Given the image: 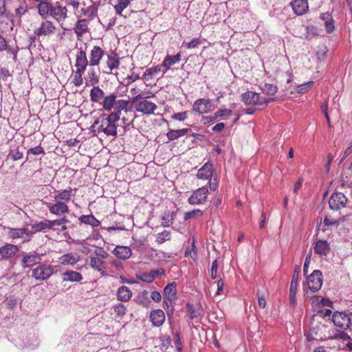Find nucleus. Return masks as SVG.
<instances>
[{
    "instance_id": "nucleus-18",
    "label": "nucleus",
    "mask_w": 352,
    "mask_h": 352,
    "mask_svg": "<svg viewBox=\"0 0 352 352\" xmlns=\"http://www.w3.org/2000/svg\"><path fill=\"white\" fill-rule=\"evenodd\" d=\"M41 256L36 252L25 254L21 260V265L23 268H30L37 263H40Z\"/></svg>"
},
{
    "instance_id": "nucleus-55",
    "label": "nucleus",
    "mask_w": 352,
    "mask_h": 352,
    "mask_svg": "<svg viewBox=\"0 0 352 352\" xmlns=\"http://www.w3.org/2000/svg\"><path fill=\"white\" fill-rule=\"evenodd\" d=\"M126 307L122 304L118 303L114 307V311L117 316H123L126 314Z\"/></svg>"
},
{
    "instance_id": "nucleus-60",
    "label": "nucleus",
    "mask_w": 352,
    "mask_h": 352,
    "mask_svg": "<svg viewBox=\"0 0 352 352\" xmlns=\"http://www.w3.org/2000/svg\"><path fill=\"white\" fill-rule=\"evenodd\" d=\"M28 11V6L24 2L21 3L15 10L16 15L21 16Z\"/></svg>"
},
{
    "instance_id": "nucleus-19",
    "label": "nucleus",
    "mask_w": 352,
    "mask_h": 352,
    "mask_svg": "<svg viewBox=\"0 0 352 352\" xmlns=\"http://www.w3.org/2000/svg\"><path fill=\"white\" fill-rule=\"evenodd\" d=\"M290 5L294 14L298 16L305 14L309 10L307 0H293Z\"/></svg>"
},
{
    "instance_id": "nucleus-53",
    "label": "nucleus",
    "mask_w": 352,
    "mask_h": 352,
    "mask_svg": "<svg viewBox=\"0 0 352 352\" xmlns=\"http://www.w3.org/2000/svg\"><path fill=\"white\" fill-rule=\"evenodd\" d=\"M94 254L95 256L100 257L102 260L109 258L110 257L109 254L103 248H98L95 250Z\"/></svg>"
},
{
    "instance_id": "nucleus-63",
    "label": "nucleus",
    "mask_w": 352,
    "mask_h": 352,
    "mask_svg": "<svg viewBox=\"0 0 352 352\" xmlns=\"http://www.w3.org/2000/svg\"><path fill=\"white\" fill-rule=\"evenodd\" d=\"M324 25L326 30L328 33H331L335 29L334 20L333 19V18H331V19L329 20V21H326L324 23Z\"/></svg>"
},
{
    "instance_id": "nucleus-13",
    "label": "nucleus",
    "mask_w": 352,
    "mask_h": 352,
    "mask_svg": "<svg viewBox=\"0 0 352 352\" xmlns=\"http://www.w3.org/2000/svg\"><path fill=\"white\" fill-rule=\"evenodd\" d=\"M74 13L78 19L87 16L89 20H93L97 16V10L94 6L85 7V4H80V7L76 8Z\"/></svg>"
},
{
    "instance_id": "nucleus-56",
    "label": "nucleus",
    "mask_w": 352,
    "mask_h": 352,
    "mask_svg": "<svg viewBox=\"0 0 352 352\" xmlns=\"http://www.w3.org/2000/svg\"><path fill=\"white\" fill-rule=\"evenodd\" d=\"M300 272V266L296 265L294 268V274L292 276V281H291L292 284L294 283V284L298 285Z\"/></svg>"
},
{
    "instance_id": "nucleus-7",
    "label": "nucleus",
    "mask_w": 352,
    "mask_h": 352,
    "mask_svg": "<svg viewBox=\"0 0 352 352\" xmlns=\"http://www.w3.org/2000/svg\"><path fill=\"white\" fill-rule=\"evenodd\" d=\"M208 190L206 187H201L193 191L188 197V202L190 205H200L207 201Z\"/></svg>"
},
{
    "instance_id": "nucleus-41",
    "label": "nucleus",
    "mask_w": 352,
    "mask_h": 352,
    "mask_svg": "<svg viewBox=\"0 0 352 352\" xmlns=\"http://www.w3.org/2000/svg\"><path fill=\"white\" fill-rule=\"evenodd\" d=\"M129 104V101L126 100H116V104L114 107L115 111L113 113H118L120 116V113L122 111H126L127 107Z\"/></svg>"
},
{
    "instance_id": "nucleus-17",
    "label": "nucleus",
    "mask_w": 352,
    "mask_h": 352,
    "mask_svg": "<svg viewBox=\"0 0 352 352\" xmlns=\"http://www.w3.org/2000/svg\"><path fill=\"white\" fill-rule=\"evenodd\" d=\"M88 65H89V60H87L86 52L82 50L78 51L74 65L76 69L85 72Z\"/></svg>"
},
{
    "instance_id": "nucleus-50",
    "label": "nucleus",
    "mask_w": 352,
    "mask_h": 352,
    "mask_svg": "<svg viewBox=\"0 0 352 352\" xmlns=\"http://www.w3.org/2000/svg\"><path fill=\"white\" fill-rule=\"evenodd\" d=\"M22 157L23 153L19 151L18 147L11 150L8 155V158L11 159L12 161L21 160Z\"/></svg>"
},
{
    "instance_id": "nucleus-4",
    "label": "nucleus",
    "mask_w": 352,
    "mask_h": 352,
    "mask_svg": "<svg viewBox=\"0 0 352 352\" xmlns=\"http://www.w3.org/2000/svg\"><path fill=\"white\" fill-rule=\"evenodd\" d=\"M148 97L145 96L144 98L135 102V109L137 112L147 116L155 114V111L157 109V106L155 103L148 100L147 98Z\"/></svg>"
},
{
    "instance_id": "nucleus-8",
    "label": "nucleus",
    "mask_w": 352,
    "mask_h": 352,
    "mask_svg": "<svg viewBox=\"0 0 352 352\" xmlns=\"http://www.w3.org/2000/svg\"><path fill=\"white\" fill-rule=\"evenodd\" d=\"M307 282L309 289L312 292H318L322 285V272L320 270H314L311 274L307 276Z\"/></svg>"
},
{
    "instance_id": "nucleus-30",
    "label": "nucleus",
    "mask_w": 352,
    "mask_h": 352,
    "mask_svg": "<svg viewBox=\"0 0 352 352\" xmlns=\"http://www.w3.org/2000/svg\"><path fill=\"white\" fill-rule=\"evenodd\" d=\"M315 252L320 256H326L330 251L329 244L324 240H320L316 243Z\"/></svg>"
},
{
    "instance_id": "nucleus-45",
    "label": "nucleus",
    "mask_w": 352,
    "mask_h": 352,
    "mask_svg": "<svg viewBox=\"0 0 352 352\" xmlns=\"http://www.w3.org/2000/svg\"><path fill=\"white\" fill-rule=\"evenodd\" d=\"M171 239V233L169 231L164 230L161 233L157 234L156 242L158 244H162L165 241H169Z\"/></svg>"
},
{
    "instance_id": "nucleus-59",
    "label": "nucleus",
    "mask_w": 352,
    "mask_h": 352,
    "mask_svg": "<svg viewBox=\"0 0 352 352\" xmlns=\"http://www.w3.org/2000/svg\"><path fill=\"white\" fill-rule=\"evenodd\" d=\"M171 118L175 120L184 121L188 118L187 111L175 113Z\"/></svg>"
},
{
    "instance_id": "nucleus-14",
    "label": "nucleus",
    "mask_w": 352,
    "mask_h": 352,
    "mask_svg": "<svg viewBox=\"0 0 352 352\" xmlns=\"http://www.w3.org/2000/svg\"><path fill=\"white\" fill-rule=\"evenodd\" d=\"M54 204H48L50 212L56 216L64 215L69 212V207L65 201H54Z\"/></svg>"
},
{
    "instance_id": "nucleus-37",
    "label": "nucleus",
    "mask_w": 352,
    "mask_h": 352,
    "mask_svg": "<svg viewBox=\"0 0 352 352\" xmlns=\"http://www.w3.org/2000/svg\"><path fill=\"white\" fill-rule=\"evenodd\" d=\"M116 98L117 96L115 94H111L109 96L104 97L102 102L103 109L106 111H111L113 108H114L116 102Z\"/></svg>"
},
{
    "instance_id": "nucleus-34",
    "label": "nucleus",
    "mask_w": 352,
    "mask_h": 352,
    "mask_svg": "<svg viewBox=\"0 0 352 352\" xmlns=\"http://www.w3.org/2000/svg\"><path fill=\"white\" fill-rule=\"evenodd\" d=\"M190 129L188 128H184L182 129H172L166 133V137L168 140L173 141L187 134Z\"/></svg>"
},
{
    "instance_id": "nucleus-51",
    "label": "nucleus",
    "mask_w": 352,
    "mask_h": 352,
    "mask_svg": "<svg viewBox=\"0 0 352 352\" xmlns=\"http://www.w3.org/2000/svg\"><path fill=\"white\" fill-rule=\"evenodd\" d=\"M297 285L296 284H290L289 288V303L292 305L296 304V296L297 293Z\"/></svg>"
},
{
    "instance_id": "nucleus-43",
    "label": "nucleus",
    "mask_w": 352,
    "mask_h": 352,
    "mask_svg": "<svg viewBox=\"0 0 352 352\" xmlns=\"http://www.w3.org/2000/svg\"><path fill=\"white\" fill-rule=\"evenodd\" d=\"M85 72L76 70L72 77V82L75 86L79 87L83 84V74Z\"/></svg>"
},
{
    "instance_id": "nucleus-57",
    "label": "nucleus",
    "mask_w": 352,
    "mask_h": 352,
    "mask_svg": "<svg viewBox=\"0 0 352 352\" xmlns=\"http://www.w3.org/2000/svg\"><path fill=\"white\" fill-rule=\"evenodd\" d=\"M40 155L45 154L44 148L41 146H37L34 148H30L28 150V154Z\"/></svg>"
},
{
    "instance_id": "nucleus-49",
    "label": "nucleus",
    "mask_w": 352,
    "mask_h": 352,
    "mask_svg": "<svg viewBox=\"0 0 352 352\" xmlns=\"http://www.w3.org/2000/svg\"><path fill=\"white\" fill-rule=\"evenodd\" d=\"M185 256L186 257H190L192 260L195 261L197 260V248L195 246V241H193L192 245H191V248H188L187 250H186L185 251Z\"/></svg>"
},
{
    "instance_id": "nucleus-36",
    "label": "nucleus",
    "mask_w": 352,
    "mask_h": 352,
    "mask_svg": "<svg viewBox=\"0 0 352 352\" xmlns=\"http://www.w3.org/2000/svg\"><path fill=\"white\" fill-rule=\"evenodd\" d=\"M104 98V93L98 86H94L90 91V100L94 102H100Z\"/></svg>"
},
{
    "instance_id": "nucleus-47",
    "label": "nucleus",
    "mask_w": 352,
    "mask_h": 352,
    "mask_svg": "<svg viewBox=\"0 0 352 352\" xmlns=\"http://www.w3.org/2000/svg\"><path fill=\"white\" fill-rule=\"evenodd\" d=\"M262 90L269 96H274L277 92V87L274 84L265 83L262 87Z\"/></svg>"
},
{
    "instance_id": "nucleus-29",
    "label": "nucleus",
    "mask_w": 352,
    "mask_h": 352,
    "mask_svg": "<svg viewBox=\"0 0 352 352\" xmlns=\"http://www.w3.org/2000/svg\"><path fill=\"white\" fill-rule=\"evenodd\" d=\"M133 293L131 290L126 286H121L117 292V298L122 302H127L132 297Z\"/></svg>"
},
{
    "instance_id": "nucleus-2",
    "label": "nucleus",
    "mask_w": 352,
    "mask_h": 352,
    "mask_svg": "<svg viewBox=\"0 0 352 352\" xmlns=\"http://www.w3.org/2000/svg\"><path fill=\"white\" fill-rule=\"evenodd\" d=\"M56 30V26L53 21L44 19L39 26L34 30V36L30 37V39L34 41L36 38L50 37L54 34Z\"/></svg>"
},
{
    "instance_id": "nucleus-62",
    "label": "nucleus",
    "mask_w": 352,
    "mask_h": 352,
    "mask_svg": "<svg viewBox=\"0 0 352 352\" xmlns=\"http://www.w3.org/2000/svg\"><path fill=\"white\" fill-rule=\"evenodd\" d=\"M258 304L260 308L264 309L266 306V300L263 294L259 291L257 292Z\"/></svg>"
},
{
    "instance_id": "nucleus-10",
    "label": "nucleus",
    "mask_w": 352,
    "mask_h": 352,
    "mask_svg": "<svg viewBox=\"0 0 352 352\" xmlns=\"http://www.w3.org/2000/svg\"><path fill=\"white\" fill-rule=\"evenodd\" d=\"M348 201L346 196L342 192H334L331 195L329 204V207L334 210H338L346 206Z\"/></svg>"
},
{
    "instance_id": "nucleus-35",
    "label": "nucleus",
    "mask_w": 352,
    "mask_h": 352,
    "mask_svg": "<svg viewBox=\"0 0 352 352\" xmlns=\"http://www.w3.org/2000/svg\"><path fill=\"white\" fill-rule=\"evenodd\" d=\"M99 82V76L96 72L94 67H89V69L87 71V78H86V85L87 86H94Z\"/></svg>"
},
{
    "instance_id": "nucleus-58",
    "label": "nucleus",
    "mask_w": 352,
    "mask_h": 352,
    "mask_svg": "<svg viewBox=\"0 0 352 352\" xmlns=\"http://www.w3.org/2000/svg\"><path fill=\"white\" fill-rule=\"evenodd\" d=\"M232 113V111L229 109H220L215 112L216 116L223 117V116H230Z\"/></svg>"
},
{
    "instance_id": "nucleus-21",
    "label": "nucleus",
    "mask_w": 352,
    "mask_h": 352,
    "mask_svg": "<svg viewBox=\"0 0 352 352\" xmlns=\"http://www.w3.org/2000/svg\"><path fill=\"white\" fill-rule=\"evenodd\" d=\"M166 319L164 312L160 309H154L150 313V320L154 327H160Z\"/></svg>"
},
{
    "instance_id": "nucleus-32",
    "label": "nucleus",
    "mask_w": 352,
    "mask_h": 352,
    "mask_svg": "<svg viewBox=\"0 0 352 352\" xmlns=\"http://www.w3.org/2000/svg\"><path fill=\"white\" fill-rule=\"evenodd\" d=\"M62 276L64 281L80 282L82 280V276L81 274L76 271H66L62 274Z\"/></svg>"
},
{
    "instance_id": "nucleus-33",
    "label": "nucleus",
    "mask_w": 352,
    "mask_h": 352,
    "mask_svg": "<svg viewBox=\"0 0 352 352\" xmlns=\"http://www.w3.org/2000/svg\"><path fill=\"white\" fill-rule=\"evenodd\" d=\"M186 307V316L193 320L198 318L201 315V307L199 306H195L192 304L187 303Z\"/></svg>"
},
{
    "instance_id": "nucleus-46",
    "label": "nucleus",
    "mask_w": 352,
    "mask_h": 352,
    "mask_svg": "<svg viewBox=\"0 0 352 352\" xmlns=\"http://www.w3.org/2000/svg\"><path fill=\"white\" fill-rule=\"evenodd\" d=\"M48 220H44L38 223H36L32 226V229L35 232H42L45 230H49V225L47 223Z\"/></svg>"
},
{
    "instance_id": "nucleus-27",
    "label": "nucleus",
    "mask_w": 352,
    "mask_h": 352,
    "mask_svg": "<svg viewBox=\"0 0 352 352\" xmlns=\"http://www.w3.org/2000/svg\"><path fill=\"white\" fill-rule=\"evenodd\" d=\"M112 253L118 258L126 260L131 256L132 250L127 246L117 245Z\"/></svg>"
},
{
    "instance_id": "nucleus-54",
    "label": "nucleus",
    "mask_w": 352,
    "mask_h": 352,
    "mask_svg": "<svg viewBox=\"0 0 352 352\" xmlns=\"http://www.w3.org/2000/svg\"><path fill=\"white\" fill-rule=\"evenodd\" d=\"M313 84H314L313 81H309L306 83L300 85L297 87V91L300 94L305 93L307 91H308L311 87Z\"/></svg>"
},
{
    "instance_id": "nucleus-3",
    "label": "nucleus",
    "mask_w": 352,
    "mask_h": 352,
    "mask_svg": "<svg viewBox=\"0 0 352 352\" xmlns=\"http://www.w3.org/2000/svg\"><path fill=\"white\" fill-rule=\"evenodd\" d=\"M241 98L245 105L259 107L266 106L268 102L274 100V99L271 98L267 99L261 98L259 94L252 91L243 93L241 96Z\"/></svg>"
},
{
    "instance_id": "nucleus-39",
    "label": "nucleus",
    "mask_w": 352,
    "mask_h": 352,
    "mask_svg": "<svg viewBox=\"0 0 352 352\" xmlns=\"http://www.w3.org/2000/svg\"><path fill=\"white\" fill-rule=\"evenodd\" d=\"M78 220L80 223L89 225L92 227L99 226L100 222L93 214L82 215Z\"/></svg>"
},
{
    "instance_id": "nucleus-64",
    "label": "nucleus",
    "mask_w": 352,
    "mask_h": 352,
    "mask_svg": "<svg viewBox=\"0 0 352 352\" xmlns=\"http://www.w3.org/2000/svg\"><path fill=\"white\" fill-rule=\"evenodd\" d=\"M142 280L146 283H152L155 279L153 275L151 274V272L149 273H144L142 276Z\"/></svg>"
},
{
    "instance_id": "nucleus-20",
    "label": "nucleus",
    "mask_w": 352,
    "mask_h": 352,
    "mask_svg": "<svg viewBox=\"0 0 352 352\" xmlns=\"http://www.w3.org/2000/svg\"><path fill=\"white\" fill-rule=\"evenodd\" d=\"M215 170L210 162L206 163L197 172V177L199 179L206 180L212 178Z\"/></svg>"
},
{
    "instance_id": "nucleus-1",
    "label": "nucleus",
    "mask_w": 352,
    "mask_h": 352,
    "mask_svg": "<svg viewBox=\"0 0 352 352\" xmlns=\"http://www.w3.org/2000/svg\"><path fill=\"white\" fill-rule=\"evenodd\" d=\"M100 119L96 120L92 127L100 124L98 133L103 132L107 135L116 136L118 125L116 122L120 120V115L118 113H111L107 116L103 115Z\"/></svg>"
},
{
    "instance_id": "nucleus-24",
    "label": "nucleus",
    "mask_w": 352,
    "mask_h": 352,
    "mask_svg": "<svg viewBox=\"0 0 352 352\" xmlns=\"http://www.w3.org/2000/svg\"><path fill=\"white\" fill-rule=\"evenodd\" d=\"M176 285H177L175 282H172L168 284L164 289V295L166 298L164 302L167 306H168V303H171L172 300H174L176 298Z\"/></svg>"
},
{
    "instance_id": "nucleus-42",
    "label": "nucleus",
    "mask_w": 352,
    "mask_h": 352,
    "mask_svg": "<svg viewBox=\"0 0 352 352\" xmlns=\"http://www.w3.org/2000/svg\"><path fill=\"white\" fill-rule=\"evenodd\" d=\"M130 3L128 0H116V3L113 6L116 13L118 15H122L123 10Z\"/></svg>"
},
{
    "instance_id": "nucleus-22",
    "label": "nucleus",
    "mask_w": 352,
    "mask_h": 352,
    "mask_svg": "<svg viewBox=\"0 0 352 352\" xmlns=\"http://www.w3.org/2000/svg\"><path fill=\"white\" fill-rule=\"evenodd\" d=\"M54 5L51 4L48 0H45L39 3L37 6V10L42 19H46L52 16Z\"/></svg>"
},
{
    "instance_id": "nucleus-31",
    "label": "nucleus",
    "mask_w": 352,
    "mask_h": 352,
    "mask_svg": "<svg viewBox=\"0 0 352 352\" xmlns=\"http://www.w3.org/2000/svg\"><path fill=\"white\" fill-rule=\"evenodd\" d=\"M161 67L162 65H156L155 67L146 69V70L143 74V79L146 81L153 80L155 77H157L160 72H162Z\"/></svg>"
},
{
    "instance_id": "nucleus-28",
    "label": "nucleus",
    "mask_w": 352,
    "mask_h": 352,
    "mask_svg": "<svg viewBox=\"0 0 352 352\" xmlns=\"http://www.w3.org/2000/svg\"><path fill=\"white\" fill-rule=\"evenodd\" d=\"M72 189L69 188L68 190L60 191H56L54 197V201H65V203L70 201L71 198L74 196Z\"/></svg>"
},
{
    "instance_id": "nucleus-38",
    "label": "nucleus",
    "mask_w": 352,
    "mask_h": 352,
    "mask_svg": "<svg viewBox=\"0 0 352 352\" xmlns=\"http://www.w3.org/2000/svg\"><path fill=\"white\" fill-rule=\"evenodd\" d=\"M29 231L27 228H12L8 229V236L10 239H16L23 238L25 235H28Z\"/></svg>"
},
{
    "instance_id": "nucleus-48",
    "label": "nucleus",
    "mask_w": 352,
    "mask_h": 352,
    "mask_svg": "<svg viewBox=\"0 0 352 352\" xmlns=\"http://www.w3.org/2000/svg\"><path fill=\"white\" fill-rule=\"evenodd\" d=\"M204 212L199 209H194L191 211L187 212L184 214V220L187 221L198 217H201Z\"/></svg>"
},
{
    "instance_id": "nucleus-11",
    "label": "nucleus",
    "mask_w": 352,
    "mask_h": 352,
    "mask_svg": "<svg viewBox=\"0 0 352 352\" xmlns=\"http://www.w3.org/2000/svg\"><path fill=\"white\" fill-rule=\"evenodd\" d=\"M334 324L341 329H346L351 324V318L344 312H335L332 318Z\"/></svg>"
},
{
    "instance_id": "nucleus-44",
    "label": "nucleus",
    "mask_w": 352,
    "mask_h": 352,
    "mask_svg": "<svg viewBox=\"0 0 352 352\" xmlns=\"http://www.w3.org/2000/svg\"><path fill=\"white\" fill-rule=\"evenodd\" d=\"M130 94L133 96L132 100L133 102H137L138 100L144 98L145 96L144 91L138 88L137 86H135L134 87L130 89Z\"/></svg>"
},
{
    "instance_id": "nucleus-23",
    "label": "nucleus",
    "mask_w": 352,
    "mask_h": 352,
    "mask_svg": "<svg viewBox=\"0 0 352 352\" xmlns=\"http://www.w3.org/2000/svg\"><path fill=\"white\" fill-rule=\"evenodd\" d=\"M75 34L78 39H80L85 34L89 31V21L87 19H78L74 28Z\"/></svg>"
},
{
    "instance_id": "nucleus-15",
    "label": "nucleus",
    "mask_w": 352,
    "mask_h": 352,
    "mask_svg": "<svg viewBox=\"0 0 352 352\" xmlns=\"http://www.w3.org/2000/svg\"><path fill=\"white\" fill-rule=\"evenodd\" d=\"M89 259V265L94 271L98 272L101 276L106 274L107 263L104 260L95 256H90Z\"/></svg>"
},
{
    "instance_id": "nucleus-25",
    "label": "nucleus",
    "mask_w": 352,
    "mask_h": 352,
    "mask_svg": "<svg viewBox=\"0 0 352 352\" xmlns=\"http://www.w3.org/2000/svg\"><path fill=\"white\" fill-rule=\"evenodd\" d=\"M19 251V248L16 245L6 243L0 248V255L3 259H8L14 256Z\"/></svg>"
},
{
    "instance_id": "nucleus-26",
    "label": "nucleus",
    "mask_w": 352,
    "mask_h": 352,
    "mask_svg": "<svg viewBox=\"0 0 352 352\" xmlns=\"http://www.w3.org/2000/svg\"><path fill=\"white\" fill-rule=\"evenodd\" d=\"M181 53H178L176 55L170 56L167 55L162 63V66L164 67L165 69H162V76L167 72L168 69H169L173 65L175 64L180 62L181 60Z\"/></svg>"
},
{
    "instance_id": "nucleus-61",
    "label": "nucleus",
    "mask_w": 352,
    "mask_h": 352,
    "mask_svg": "<svg viewBox=\"0 0 352 352\" xmlns=\"http://www.w3.org/2000/svg\"><path fill=\"white\" fill-rule=\"evenodd\" d=\"M201 43V40L199 38H195L190 42L186 44V47L188 49L197 47Z\"/></svg>"
},
{
    "instance_id": "nucleus-9",
    "label": "nucleus",
    "mask_w": 352,
    "mask_h": 352,
    "mask_svg": "<svg viewBox=\"0 0 352 352\" xmlns=\"http://www.w3.org/2000/svg\"><path fill=\"white\" fill-rule=\"evenodd\" d=\"M51 16L61 25H63L68 18V10L66 6L61 5L60 2H56L53 6Z\"/></svg>"
},
{
    "instance_id": "nucleus-40",
    "label": "nucleus",
    "mask_w": 352,
    "mask_h": 352,
    "mask_svg": "<svg viewBox=\"0 0 352 352\" xmlns=\"http://www.w3.org/2000/svg\"><path fill=\"white\" fill-rule=\"evenodd\" d=\"M60 260L63 265H74L78 262V258L72 253H68L63 255Z\"/></svg>"
},
{
    "instance_id": "nucleus-5",
    "label": "nucleus",
    "mask_w": 352,
    "mask_h": 352,
    "mask_svg": "<svg viewBox=\"0 0 352 352\" xmlns=\"http://www.w3.org/2000/svg\"><path fill=\"white\" fill-rule=\"evenodd\" d=\"M54 273V270L52 265L41 264L32 270V277L37 280H45L50 278Z\"/></svg>"
},
{
    "instance_id": "nucleus-16",
    "label": "nucleus",
    "mask_w": 352,
    "mask_h": 352,
    "mask_svg": "<svg viewBox=\"0 0 352 352\" xmlns=\"http://www.w3.org/2000/svg\"><path fill=\"white\" fill-rule=\"evenodd\" d=\"M211 102L209 99L199 98L195 101L192 110L199 114L207 113L210 111Z\"/></svg>"
},
{
    "instance_id": "nucleus-6",
    "label": "nucleus",
    "mask_w": 352,
    "mask_h": 352,
    "mask_svg": "<svg viewBox=\"0 0 352 352\" xmlns=\"http://www.w3.org/2000/svg\"><path fill=\"white\" fill-rule=\"evenodd\" d=\"M107 58L104 62V72L111 74L118 69L120 65V58L116 50H111L106 54Z\"/></svg>"
},
{
    "instance_id": "nucleus-52",
    "label": "nucleus",
    "mask_w": 352,
    "mask_h": 352,
    "mask_svg": "<svg viewBox=\"0 0 352 352\" xmlns=\"http://www.w3.org/2000/svg\"><path fill=\"white\" fill-rule=\"evenodd\" d=\"M219 267V263L217 260H214L212 263L211 268H210V277L212 279L214 280L217 278L219 276L217 274L218 269Z\"/></svg>"
},
{
    "instance_id": "nucleus-12",
    "label": "nucleus",
    "mask_w": 352,
    "mask_h": 352,
    "mask_svg": "<svg viewBox=\"0 0 352 352\" xmlns=\"http://www.w3.org/2000/svg\"><path fill=\"white\" fill-rule=\"evenodd\" d=\"M105 54L104 50L100 46L94 45L89 54V67L98 66Z\"/></svg>"
}]
</instances>
